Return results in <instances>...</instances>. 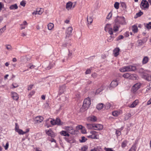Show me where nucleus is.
Here are the masks:
<instances>
[{"mask_svg":"<svg viewBox=\"0 0 151 151\" xmlns=\"http://www.w3.org/2000/svg\"><path fill=\"white\" fill-rule=\"evenodd\" d=\"M139 72L143 78L148 81H151V76L146 73L143 69H140Z\"/></svg>","mask_w":151,"mask_h":151,"instance_id":"obj_1","label":"nucleus"},{"mask_svg":"<svg viewBox=\"0 0 151 151\" xmlns=\"http://www.w3.org/2000/svg\"><path fill=\"white\" fill-rule=\"evenodd\" d=\"M115 22L116 24H124L126 23L125 18L123 17L117 16L115 20Z\"/></svg>","mask_w":151,"mask_h":151,"instance_id":"obj_2","label":"nucleus"},{"mask_svg":"<svg viewBox=\"0 0 151 151\" xmlns=\"http://www.w3.org/2000/svg\"><path fill=\"white\" fill-rule=\"evenodd\" d=\"M149 4L146 0H142L140 4L141 8L143 10H147L149 9Z\"/></svg>","mask_w":151,"mask_h":151,"instance_id":"obj_3","label":"nucleus"},{"mask_svg":"<svg viewBox=\"0 0 151 151\" xmlns=\"http://www.w3.org/2000/svg\"><path fill=\"white\" fill-rule=\"evenodd\" d=\"M91 105V100L89 98L85 99L83 101L82 108L85 109H87Z\"/></svg>","mask_w":151,"mask_h":151,"instance_id":"obj_4","label":"nucleus"},{"mask_svg":"<svg viewBox=\"0 0 151 151\" xmlns=\"http://www.w3.org/2000/svg\"><path fill=\"white\" fill-rule=\"evenodd\" d=\"M73 31V28L72 27H68L66 30V37L65 38L66 40H70V37L72 35V33Z\"/></svg>","mask_w":151,"mask_h":151,"instance_id":"obj_5","label":"nucleus"},{"mask_svg":"<svg viewBox=\"0 0 151 151\" xmlns=\"http://www.w3.org/2000/svg\"><path fill=\"white\" fill-rule=\"evenodd\" d=\"M119 80L118 78H117L116 79L112 81L111 82L110 86L109 87L110 89H111L113 88L116 87L119 83Z\"/></svg>","mask_w":151,"mask_h":151,"instance_id":"obj_6","label":"nucleus"},{"mask_svg":"<svg viewBox=\"0 0 151 151\" xmlns=\"http://www.w3.org/2000/svg\"><path fill=\"white\" fill-rule=\"evenodd\" d=\"M104 30L106 32H107L110 35H113V29L111 24H107L104 27Z\"/></svg>","mask_w":151,"mask_h":151,"instance_id":"obj_7","label":"nucleus"},{"mask_svg":"<svg viewBox=\"0 0 151 151\" xmlns=\"http://www.w3.org/2000/svg\"><path fill=\"white\" fill-rule=\"evenodd\" d=\"M141 84L139 83H137L133 86L131 88V91L134 93L140 88Z\"/></svg>","mask_w":151,"mask_h":151,"instance_id":"obj_8","label":"nucleus"},{"mask_svg":"<svg viewBox=\"0 0 151 151\" xmlns=\"http://www.w3.org/2000/svg\"><path fill=\"white\" fill-rule=\"evenodd\" d=\"M63 129L67 131L68 133L71 134H74L75 133V131L73 129V128L72 126H65Z\"/></svg>","mask_w":151,"mask_h":151,"instance_id":"obj_9","label":"nucleus"},{"mask_svg":"<svg viewBox=\"0 0 151 151\" xmlns=\"http://www.w3.org/2000/svg\"><path fill=\"white\" fill-rule=\"evenodd\" d=\"M93 125H94L93 129L95 130H100L103 128V125L101 124H94Z\"/></svg>","mask_w":151,"mask_h":151,"instance_id":"obj_10","label":"nucleus"},{"mask_svg":"<svg viewBox=\"0 0 151 151\" xmlns=\"http://www.w3.org/2000/svg\"><path fill=\"white\" fill-rule=\"evenodd\" d=\"M45 132L47 134L52 137H54L55 136V134L51 129H50L48 130H46Z\"/></svg>","mask_w":151,"mask_h":151,"instance_id":"obj_11","label":"nucleus"},{"mask_svg":"<svg viewBox=\"0 0 151 151\" xmlns=\"http://www.w3.org/2000/svg\"><path fill=\"white\" fill-rule=\"evenodd\" d=\"M87 120L88 122H94L97 120L96 117L94 116H91L88 117Z\"/></svg>","mask_w":151,"mask_h":151,"instance_id":"obj_12","label":"nucleus"},{"mask_svg":"<svg viewBox=\"0 0 151 151\" xmlns=\"http://www.w3.org/2000/svg\"><path fill=\"white\" fill-rule=\"evenodd\" d=\"M12 97L13 99L15 100H18L19 96L15 92H12Z\"/></svg>","mask_w":151,"mask_h":151,"instance_id":"obj_13","label":"nucleus"},{"mask_svg":"<svg viewBox=\"0 0 151 151\" xmlns=\"http://www.w3.org/2000/svg\"><path fill=\"white\" fill-rule=\"evenodd\" d=\"M60 134L64 136L69 137L70 134L66 130H63L60 132Z\"/></svg>","mask_w":151,"mask_h":151,"instance_id":"obj_14","label":"nucleus"},{"mask_svg":"<svg viewBox=\"0 0 151 151\" xmlns=\"http://www.w3.org/2000/svg\"><path fill=\"white\" fill-rule=\"evenodd\" d=\"M43 120V117L42 116H39L36 117L35 118V121L37 123L41 122Z\"/></svg>","mask_w":151,"mask_h":151,"instance_id":"obj_15","label":"nucleus"},{"mask_svg":"<svg viewBox=\"0 0 151 151\" xmlns=\"http://www.w3.org/2000/svg\"><path fill=\"white\" fill-rule=\"evenodd\" d=\"M119 50L120 49L119 48H116L114 50L113 53L114 56L116 57L119 55Z\"/></svg>","mask_w":151,"mask_h":151,"instance_id":"obj_16","label":"nucleus"},{"mask_svg":"<svg viewBox=\"0 0 151 151\" xmlns=\"http://www.w3.org/2000/svg\"><path fill=\"white\" fill-rule=\"evenodd\" d=\"M139 103V101L138 100H136L134 101L132 104H131L129 107L130 108H133L135 107Z\"/></svg>","mask_w":151,"mask_h":151,"instance_id":"obj_17","label":"nucleus"},{"mask_svg":"<svg viewBox=\"0 0 151 151\" xmlns=\"http://www.w3.org/2000/svg\"><path fill=\"white\" fill-rule=\"evenodd\" d=\"M128 69L127 66H124L120 68L119 70L121 72H128L129 70H128Z\"/></svg>","mask_w":151,"mask_h":151,"instance_id":"obj_18","label":"nucleus"},{"mask_svg":"<svg viewBox=\"0 0 151 151\" xmlns=\"http://www.w3.org/2000/svg\"><path fill=\"white\" fill-rule=\"evenodd\" d=\"M128 70L129 71H134L136 70V67L135 66L133 65L128 66Z\"/></svg>","mask_w":151,"mask_h":151,"instance_id":"obj_19","label":"nucleus"},{"mask_svg":"<svg viewBox=\"0 0 151 151\" xmlns=\"http://www.w3.org/2000/svg\"><path fill=\"white\" fill-rule=\"evenodd\" d=\"M73 3L69 1L67 3L66 5V8L68 10H69L71 9L72 7Z\"/></svg>","mask_w":151,"mask_h":151,"instance_id":"obj_20","label":"nucleus"},{"mask_svg":"<svg viewBox=\"0 0 151 151\" xmlns=\"http://www.w3.org/2000/svg\"><path fill=\"white\" fill-rule=\"evenodd\" d=\"M149 59L147 56H145L144 57L142 60V64H145L147 63L149 61Z\"/></svg>","mask_w":151,"mask_h":151,"instance_id":"obj_21","label":"nucleus"},{"mask_svg":"<svg viewBox=\"0 0 151 151\" xmlns=\"http://www.w3.org/2000/svg\"><path fill=\"white\" fill-rule=\"evenodd\" d=\"M55 61H53L51 63H50L49 65L47 67V70H49L53 67L55 65Z\"/></svg>","mask_w":151,"mask_h":151,"instance_id":"obj_22","label":"nucleus"},{"mask_svg":"<svg viewBox=\"0 0 151 151\" xmlns=\"http://www.w3.org/2000/svg\"><path fill=\"white\" fill-rule=\"evenodd\" d=\"M55 120V125H61L63 124V123L61 122V121L59 118H57Z\"/></svg>","mask_w":151,"mask_h":151,"instance_id":"obj_23","label":"nucleus"},{"mask_svg":"<svg viewBox=\"0 0 151 151\" xmlns=\"http://www.w3.org/2000/svg\"><path fill=\"white\" fill-rule=\"evenodd\" d=\"M138 78V77L136 74H131L130 79L133 80H136Z\"/></svg>","mask_w":151,"mask_h":151,"instance_id":"obj_24","label":"nucleus"},{"mask_svg":"<svg viewBox=\"0 0 151 151\" xmlns=\"http://www.w3.org/2000/svg\"><path fill=\"white\" fill-rule=\"evenodd\" d=\"M131 74L129 73H126L124 74L122 76L125 78L130 79Z\"/></svg>","mask_w":151,"mask_h":151,"instance_id":"obj_25","label":"nucleus"},{"mask_svg":"<svg viewBox=\"0 0 151 151\" xmlns=\"http://www.w3.org/2000/svg\"><path fill=\"white\" fill-rule=\"evenodd\" d=\"M65 140L68 142L70 143H73L76 142V140L74 139H69L68 138L65 137Z\"/></svg>","mask_w":151,"mask_h":151,"instance_id":"obj_26","label":"nucleus"},{"mask_svg":"<svg viewBox=\"0 0 151 151\" xmlns=\"http://www.w3.org/2000/svg\"><path fill=\"white\" fill-rule=\"evenodd\" d=\"M18 7L17 4L11 5L9 9L11 10L16 9H17Z\"/></svg>","mask_w":151,"mask_h":151,"instance_id":"obj_27","label":"nucleus"},{"mask_svg":"<svg viewBox=\"0 0 151 151\" xmlns=\"http://www.w3.org/2000/svg\"><path fill=\"white\" fill-rule=\"evenodd\" d=\"M29 131V130H27L26 132H23L22 129H19L17 132H18L20 134H24Z\"/></svg>","mask_w":151,"mask_h":151,"instance_id":"obj_28","label":"nucleus"},{"mask_svg":"<svg viewBox=\"0 0 151 151\" xmlns=\"http://www.w3.org/2000/svg\"><path fill=\"white\" fill-rule=\"evenodd\" d=\"M47 27L48 30H51L54 27V25L53 23H50L48 24Z\"/></svg>","mask_w":151,"mask_h":151,"instance_id":"obj_29","label":"nucleus"},{"mask_svg":"<svg viewBox=\"0 0 151 151\" xmlns=\"http://www.w3.org/2000/svg\"><path fill=\"white\" fill-rule=\"evenodd\" d=\"M86 127L88 129H93V124H86Z\"/></svg>","mask_w":151,"mask_h":151,"instance_id":"obj_30","label":"nucleus"},{"mask_svg":"<svg viewBox=\"0 0 151 151\" xmlns=\"http://www.w3.org/2000/svg\"><path fill=\"white\" fill-rule=\"evenodd\" d=\"M120 114V112L119 111H114L112 112V115L114 116H117Z\"/></svg>","mask_w":151,"mask_h":151,"instance_id":"obj_31","label":"nucleus"},{"mask_svg":"<svg viewBox=\"0 0 151 151\" xmlns=\"http://www.w3.org/2000/svg\"><path fill=\"white\" fill-rule=\"evenodd\" d=\"M104 106L103 104L101 103L98 104L96 106V108L98 110H101Z\"/></svg>","mask_w":151,"mask_h":151,"instance_id":"obj_32","label":"nucleus"},{"mask_svg":"<svg viewBox=\"0 0 151 151\" xmlns=\"http://www.w3.org/2000/svg\"><path fill=\"white\" fill-rule=\"evenodd\" d=\"M87 19L88 24H91L93 20L91 17H87Z\"/></svg>","mask_w":151,"mask_h":151,"instance_id":"obj_33","label":"nucleus"},{"mask_svg":"<svg viewBox=\"0 0 151 151\" xmlns=\"http://www.w3.org/2000/svg\"><path fill=\"white\" fill-rule=\"evenodd\" d=\"M5 46L6 47V49L9 51H12L13 49V48L12 46L10 45H5Z\"/></svg>","mask_w":151,"mask_h":151,"instance_id":"obj_34","label":"nucleus"},{"mask_svg":"<svg viewBox=\"0 0 151 151\" xmlns=\"http://www.w3.org/2000/svg\"><path fill=\"white\" fill-rule=\"evenodd\" d=\"M104 89V87L103 86H101L99 89H97L96 91V93L98 94L103 91Z\"/></svg>","mask_w":151,"mask_h":151,"instance_id":"obj_35","label":"nucleus"},{"mask_svg":"<svg viewBox=\"0 0 151 151\" xmlns=\"http://www.w3.org/2000/svg\"><path fill=\"white\" fill-rule=\"evenodd\" d=\"M132 30L134 32H137L138 31L137 27L136 26L134 25L132 27Z\"/></svg>","mask_w":151,"mask_h":151,"instance_id":"obj_36","label":"nucleus"},{"mask_svg":"<svg viewBox=\"0 0 151 151\" xmlns=\"http://www.w3.org/2000/svg\"><path fill=\"white\" fill-rule=\"evenodd\" d=\"M37 10L38 11V14L39 15L41 14L44 11L43 9L42 8L37 9Z\"/></svg>","mask_w":151,"mask_h":151,"instance_id":"obj_37","label":"nucleus"},{"mask_svg":"<svg viewBox=\"0 0 151 151\" xmlns=\"http://www.w3.org/2000/svg\"><path fill=\"white\" fill-rule=\"evenodd\" d=\"M6 29V25L4 26L3 27L0 29V35L4 32Z\"/></svg>","mask_w":151,"mask_h":151,"instance_id":"obj_38","label":"nucleus"},{"mask_svg":"<svg viewBox=\"0 0 151 151\" xmlns=\"http://www.w3.org/2000/svg\"><path fill=\"white\" fill-rule=\"evenodd\" d=\"M127 142L125 140L121 144V147L124 148L127 145Z\"/></svg>","mask_w":151,"mask_h":151,"instance_id":"obj_39","label":"nucleus"},{"mask_svg":"<svg viewBox=\"0 0 151 151\" xmlns=\"http://www.w3.org/2000/svg\"><path fill=\"white\" fill-rule=\"evenodd\" d=\"M131 116V115L130 114H127L125 116L124 119L126 120H128Z\"/></svg>","mask_w":151,"mask_h":151,"instance_id":"obj_40","label":"nucleus"},{"mask_svg":"<svg viewBox=\"0 0 151 151\" xmlns=\"http://www.w3.org/2000/svg\"><path fill=\"white\" fill-rule=\"evenodd\" d=\"M87 137L88 138H91L92 139H97V137L95 135H92L91 134L87 136Z\"/></svg>","mask_w":151,"mask_h":151,"instance_id":"obj_41","label":"nucleus"},{"mask_svg":"<svg viewBox=\"0 0 151 151\" xmlns=\"http://www.w3.org/2000/svg\"><path fill=\"white\" fill-rule=\"evenodd\" d=\"M111 107V104L109 103H107L106 104L105 106V108L106 109H108L110 108Z\"/></svg>","mask_w":151,"mask_h":151,"instance_id":"obj_42","label":"nucleus"},{"mask_svg":"<svg viewBox=\"0 0 151 151\" xmlns=\"http://www.w3.org/2000/svg\"><path fill=\"white\" fill-rule=\"evenodd\" d=\"M136 145H133L131 148L128 151H136Z\"/></svg>","mask_w":151,"mask_h":151,"instance_id":"obj_43","label":"nucleus"},{"mask_svg":"<svg viewBox=\"0 0 151 151\" xmlns=\"http://www.w3.org/2000/svg\"><path fill=\"white\" fill-rule=\"evenodd\" d=\"M114 38V37L111 36L108 38L107 40L108 42H110L113 40Z\"/></svg>","mask_w":151,"mask_h":151,"instance_id":"obj_44","label":"nucleus"},{"mask_svg":"<svg viewBox=\"0 0 151 151\" xmlns=\"http://www.w3.org/2000/svg\"><path fill=\"white\" fill-rule=\"evenodd\" d=\"M119 27L118 26H114L113 27V30L115 32H116L119 30Z\"/></svg>","mask_w":151,"mask_h":151,"instance_id":"obj_45","label":"nucleus"},{"mask_svg":"<svg viewBox=\"0 0 151 151\" xmlns=\"http://www.w3.org/2000/svg\"><path fill=\"white\" fill-rule=\"evenodd\" d=\"M12 86H13V87H11V88L12 89L17 88L19 86L16 83H13L12 84Z\"/></svg>","mask_w":151,"mask_h":151,"instance_id":"obj_46","label":"nucleus"},{"mask_svg":"<svg viewBox=\"0 0 151 151\" xmlns=\"http://www.w3.org/2000/svg\"><path fill=\"white\" fill-rule=\"evenodd\" d=\"M90 133L92 135H95V136H97V132L95 131H91L90 132Z\"/></svg>","mask_w":151,"mask_h":151,"instance_id":"obj_47","label":"nucleus"},{"mask_svg":"<svg viewBox=\"0 0 151 151\" xmlns=\"http://www.w3.org/2000/svg\"><path fill=\"white\" fill-rule=\"evenodd\" d=\"M119 3L116 2L114 4V7L116 9H118L119 8Z\"/></svg>","mask_w":151,"mask_h":151,"instance_id":"obj_48","label":"nucleus"},{"mask_svg":"<svg viewBox=\"0 0 151 151\" xmlns=\"http://www.w3.org/2000/svg\"><path fill=\"white\" fill-rule=\"evenodd\" d=\"M146 27L148 29H151V22L146 24Z\"/></svg>","mask_w":151,"mask_h":151,"instance_id":"obj_49","label":"nucleus"},{"mask_svg":"<svg viewBox=\"0 0 151 151\" xmlns=\"http://www.w3.org/2000/svg\"><path fill=\"white\" fill-rule=\"evenodd\" d=\"M86 140H87V139L86 138L84 137L83 136L81 137V140H80V142H84Z\"/></svg>","mask_w":151,"mask_h":151,"instance_id":"obj_50","label":"nucleus"},{"mask_svg":"<svg viewBox=\"0 0 151 151\" xmlns=\"http://www.w3.org/2000/svg\"><path fill=\"white\" fill-rule=\"evenodd\" d=\"M112 16V12H110L108 14L106 17V19H109Z\"/></svg>","mask_w":151,"mask_h":151,"instance_id":"obj_51","label":"nucleus"},{"mask_svg":"<svg viewBox=\"0 0 151 151\" xmlns=\"http://www.w3.org/2000/svg\"><path fill=\"white\" fill-rule=\"evenodd\" d=\"M116 134L117 136H119L121 134V133L120 131H119V130H116Z\"/></svg>","mask_w":151,"mask_h":151,"instance_id":"obj_52","label":"nucleus"},{"mask_svg":"<svg viewBox=\"0 0 151 151\" xmlns=\"http://www.w3.org/2000/svg\"><path fill=\"white\" fill-rule=\"evenodd\" d=\"M143 14V13L141 12L140 11L139 12L137 13L136 14V15L137 17H139L142 15Z\"/></svg>","mask_w":151,"mask_h":151,"instance_id":"obj_53","label":"nucleus"},{"mask_svg":"<svg viewBox=\"0 0 151 151\" xmlns=\"http://www.w3.org/2000/svg\"><path fill=\"white\" fill-rule=\"evenodd\" d=\"M3 146H4V148L5 149V150H7L8 148V147H9V142H7L6 144V145L5 146H4V145H3Z\"/></svg>","mask_w":151,"mask_h":151,"instance_id":"obj_54","label":"nucleus"},{"mask_svg":"<svg viewBox=\"0 0 151 151\" xmlns=\"http://www.w3.org/2000/svg\"><path fill=\"white\" fill-rule=\"evenodd\" d=\"M124 38V36L122 35H119L116 39V40L118 41L121 39H123Z\"/></svg>","mask_w":151,"mask_h":151,"instance_id":"obj_55","label":"nucleus"},{"mask_svg":"<svg viewBox=\"0 0 151 151\" xmlns=\"http://www.w3.org/2000/svg\"><path fill=\"white\" fill-rule=\"evenodd\" d=\"M26 4V3L25 2V1H22L20 3V5L23 7L25 6Z\"/></svg>","mask_w":151,"mask_h":151,"instance_id":"obj_56","label":"nucleus"},{"mask_svg":"<svg viewBox=\"0 0 151 151\" xmlns=\"http://www.w3.org/2000/svg\"><path fill=\"white\" fill-rule=\"evenodd\" d=\"M104 150L106 151H114L113 150L112 148H105Z\"/></svg>","mask_w":151,"mask_h":151,"instance_id":"obj_57","label":"nucleus"},{"mask_svg":"<svg viewBox=\"0 0 151 151\" xmlns=\"http://www.w3.org/2000/svg\"><path fill=\"white\" fill-rule=\"evenodd\" d=\"M121 5L123 8H124L125 9H126L127 8V6H126V4L125 3H124V2L122 3Z\"/></svg>","mask_w":151,"mask_h":151,"instance_id":"obj_58","label":"nucleus"},{"mask_svg":"<svg viewBox=\"0 0 151 151\" xmlns=\"http://www.w3.org/2000/svg\"><path fill=\"white\" fill-rule=\"evenodd\" d=\"M15 130L16 132H17V131L19 129V127L17 123H15Z\"/></svg>","mask_w":151,"mask_h":151,"instance_id":"obj_59","label":"nucleus"},{"mask_svg":"<svg viewBox=\"0 0 151 151\" xmlns=\"http://www.w3.org/2000/svg\"><path fill=\"white\" fill-rule=\"evenodd\" d=\"M149 90H151V82L150 83L149 86H147V89L146 90V91H147Z\"/></svg>","mask_w":151,"mask_h":151,"instance_id":"obj_60","label":"nucleus"},{"mask_svg":"<svg viewBox=\"0 0 151 151\" xmlns=\"http://www.w3.org/2000/svg\"><path fill=\"white\" fill-rule=\"evenodd\" d=\"M91 70L90 69H88L86 71L85 73L86 74H89L91 73Z\"/></svg>","mask_w":151,"mask_h":151,"instance_id":"obj_61","label":"nucleus"},{"mask_svg":"<svg viewBox=\"0 0 151 151\" xmlns=\"http://www.w3.org/2000/svg\"><path fill=\"white\" fill-rule=\"evenodd\" d=\"M29 68L30 69H33L35 67V66L32 65L31 64H29Z\"/></svg>","mask_w":151,"mask_h":151,"instance_id":"obj_62","label":"nucleus"},{"mask_svg":"<svg viewBox=\"0 0 151 151\" xmlns=\"http://www.w3.org/2000/svg\"><path fill=\"white\" fill-rule=\"evenodd\" d=\"M55 120L54 119H52L50 121V122L52 125H55Z\"/></svg>","mask_w":151,"mask_h":151,"instance_id":"obj_63","label":"nucleus"},{"mask_svg":"<svg viewBox=\"0 0 151 151\" xmlns=\"http://www.w3.org/2000/svg\"><path fill=\"white\" fill-rule=\"evenodd\" d=\"M91 76L94 78H96L97 76V74L96 73H92L91 75Z\"/></svg>","mask_w":151,"mask_h":151,"instance_id":"obj_64","label":"nucleus"}]
</instances>
